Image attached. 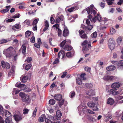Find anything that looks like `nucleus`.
<instances>
[{
    "instance_id": "nucleus-46",
    "label": "nucleus",
    "mask_w": 123,
    "mask_h": 123,
    "mask_svg": "<svg viewBox=\"0 0 123 123\" xmlns=\"http://www.w3.org/2000/svg\"><path fill=\"white\" fill-rule=\"evenodd\" d=\"M29 110L26 108L24 109L23 110V113L24 114H28Z\"/></svg>"
},
{
    "instance_id": "nucleus-20",
    "label": "nucleus",
    "mask_w": 123,
    "mask_h": 123,
    "mask_svg": "<svg viewBox=\"0 0 123 123\" xmlns=\"http://www.w3.org/2000/svg\"><path fill=\"white\" fill-rule=\"evenodd\" d=\"M15 66H12L11 69L8 73V74L11 75L12 74H13L15 72Z\"/></svg>"
},
{
    "instance_id": "nucleus-17",
    "label": "nucleus",
    "mask_w": 123,
    "mask_h": 123,
    "mask_svg": "<svg viewBox=\"0 0 123 123\" xmlns=\"http://www.w3.org/2000/svg\"><path fill=\"white\" fill-rule=\"evenodd\" d=\"M54 97L56 100L58 101H59L61 99L62 96L61 94H59L55 95L54 96Z\"/></svg>"
},
{
    "instance_id": "nucleus-56",
    "label": "nucleus",
    "mask_w": 123,
    "mask_h": 123,
    "mask_svg": "<svg viewBox=\"0 0 123 123\" xmlns=\"http://www.w3.org/2000/svg\"><path fill=\"white\" fill-rule=\"evenodd\" d=\"M6 62H5L3 61H2L1 62V66L2 67L5 68L6 67Z\"/></svg>"
},
{
    "instance_id": "nucleus-12",
    "label": "nucleus",
    "mask_w": 123,
    "mask_h": 123,
    "mask_svg": "<svg viewBox=\"0 0 123 123\" xmlns=\"http://www.w3.org/2000/svg\"><path fill=\"white\" fill-rule=\"evenodd\" d=\"M23 101L26 103H29L30 102V100L29 97L28 95H27L23 99Z\"/></svg>"
},
{
    "instance_id": "nucleus-61",
    "label": "nucleus",
    "mask_w": 123,
    "mask_h": 123,
    "mask_svg": "<svg viewBox=\"0 0 123 123\" xmlns=\"http://www.w3.org/2000/svg\"><path fill=\"white\" fill-rule=\"evenodd\" d=\"M83 50H84L85 51H88L89 49L87 46L83 47Z\"/></svg>"
},
{
    "instance_id": "nucleus-58",
    "label": "nucleus",
    "mask_w": 123,
    "mask_h": 123,
    "mask_svg": "<svg viewBox=\"0 0 123 123\" xmlns=\"http://www.w3.org/2000/svg\"><path fill=\"white\" fill-rule=\"evenodd\" d=\"M97 34L96 32H94L92 34V37L93 38H95L97 36Z\"/></svg>"
},
{
    "instance_id": "nucleus-53",
    "label": "nucleus",
    "mask_w": 123,
    "mask_h": 123,
    "mask_svg": "<svg viewBox=\"0 0 123 123\" xmlns=\"http://www.w3.org/2000/svg\"><path fill=\"white\" fill-rule=\"evenodd\" d=\"M53 27L54 29H56L58 30L59 29V26L58 24H55L53 25Z\"/></svg>"
},
{
    "instance_id": "nucleus-55",
    "label": "nucleus",
    "mask_w": 123,
    "mask_h": 123,
    "mask_svg": "<svg viewBox=\"0 0 123 123\" xmlns=\"http://www.w3.org/2000/svg\"><path fill=\"white\" fill-rule=\"evenodd\" d=\"M30 41L32 43H34L35 42V37L34 36H33L31 38Z\"/></svg>"
},
{
    "instance_id": "nucleus-39",
    "label": "nucleus",
    "mask_w": 123,
    "mask_h": 123,
    "mask_svg": "<svg viewBox=\"0 0 123 123\" xmlns=\"http://www.w3.org/2000/svg\"><path fill=\"white\" fill-rule=\"evenodd\" d=\"M25 25H27L29 26L30 24V21L28 19H26L24 21L23 23Z\"/></svg>"
},
{
    "instance_id": "nucleus-36",
    "label": "nucleus",
    "mask_w": 123,
    "mask_h": 123,
    "mask_svg": "<svg viewBox=\"0 0 123 123\" xmlns=\"http://www.w3.org/2000/svg\"><path fill=\"white\" fill-rule=\"evenodd\" d=\"M31 58L30 57H28L25 60V62L26 63H30L31 62Z\"/></svg>"
},
{
    "instance_id": "nucleus-27",
    "label": "nucleus",
    "mask_w": 123,
    "mask_h": 123,
    "mask_svg": "<svg viewBox=\"0 0 123 123\" xmlns=\"http://www.w3.org/2000/svg\"><path fill=\"white\" fill-rule=\"evenodd\" d=\"M45 28L43 29V31H45L47 30L49 27V23L48 22L47 20H46L45 21Z\"/></svg>"
},
{
    "instance_id": "nucleus-29",
    "label": "nucleus",
    "mask_w": 123,
    "mask_h": 123,
    "mask_svg": "<svg viewBox=\"0 0 123 123\" xmlns=\"http://www.w3.org/2000/svg\"><path fill=\"white\" fill-rule=\"evenodd\" d=\"M74 55V53L72 52H70L66 54V55L68 57H72Z\"/></svg>"
},
{
    "instance_id": "nucleus-63",
    "label": "nucleus",
    "mask_w": 123,
    "mask_h": 123,
    "mask_svg": "<svg viewBox=\"0 0 123 123\" xmlns=\"http://www.w3.org/2000/svg\"><path fill=\"white\" fill-rule=\"evenodd\" d=\"M64 102V100H62L61 101L59 102L58 104L60 106H61L63 104Z\"/></svg>"
},
{
    "instance_id": "nucleus-26",
    "label": "nucleus",
    "mask_w": 123,
    "mask_h": 123,
    "mask_svg": "<svg viewBox=\"0 0 123 123\" xmlns=\"http://www.w3.org/2000/svg\"><path fill=\"white\" fill-rule=\"evenodd\" d=\"M5 116L7 118H9L11 117V113L7 110H6L5 111Z\"/></svg>"
},
{
    "instance_id": "nucleus-4",
    "label": "nucleus",
    "mask_w": 123,
    "mask_h": 123,
    "mask_svg": "<svg viewBox=\"0 0 123 123\" xmlns=\"http://www.w3.org/2000/svg\"><path fill=\"white\" fill-rule=\"evenodd\" d=\"M115 42L112 38H110L109 40L108 46L111 50L114 49L115 47Z\"/></svg>"
},
{
    "instance_id": "nucleus-35",
    "label": "nucleus",
    "mask_w": 123,
    "mask_h": 123,
    "mask_svg": "<svg viewBox=\"0 0 123 123\" xmlns=\"http://www.w3.org/2000/svg\"><path fill=\"white\" fill-rule=\"evenodd\" d=\"M9 40L7 39H2L0 41V44H2L6 43L8 42Z\"/></svg>"
},
{
    "instance_id": "nucleus-37",
    "label": "nucleus",
    "mask_w": 123,
    "mask_h": 123,
    "mask_svg": "<svg viewBox=\"0 0 123 123\" xmlns=\"http://www.w3.org/2000/svg\"><path fill=\"white\" fill-rule=\"evenodd\" d=\"M39 20V19L37 18H35L33 21L32 23V25H36L37 23Z\"/></svg>"
},
{
    "instance_id": "nucleus-2",
    "label": "nucleus",
    "mask_w": 123,
    "mask_h": 123,
    "mask_svg": "<svg viewBox=\"0 0 123 123\" xmlns=\"http://www.w3.org/2000/svg\"><path fill=\"white\" fill-rule=\"evenodd\" d=\"M87 107L85 105L83 104H81L78 107V110L79 111V113L80 115L82 116L84 114L89 113L93 114L94 112L89 109H87Z\"/></svg>"
},
{
    "instance_id": "nucleus-59",
    "label": "nucleus",
    "mask_w": 123,
    "mask_h": 123,
    "mask_svg": "<svg viewBox=\"0 0 123 123\" xmlns=\"http://www.w3.org/2000/svg\"><path fill=\"white\" fill-rule=\"evenodd\" d=\"M85 75V74L84 73L80 75V77L83 80H86V78L84 77V76Z\"/></svg>"
},
{
    "instance_id": "nucleus-50",
    "label": "nucleus",
    "mask_w": 123,
    "mask_h": 123,
    "mask_svg": "<svg viewBox=\"0 0 123 123\" xmlns=\"http://www.w3.org/2000/svg\"><path fill=\"white\" fill-rule=\"evenodd\" d=\"M37 110V108L36 107L35 108V109L34 111H33L32 115V116L33 117H35L36 115V112Z\"/></svg>"
},
{
    "instance_id": "nucleus-15",
    "label": "nucleus",
    "mask_w": 123,
    "mask_h": 123,
    "mask_svg": "<svg viewBox=\"0 0 123 123\" xmlns=\"http://www.w3.org/2000/svg\"><path fill=\"white\" fill-rule=\"evenodd\" d=\"M115 68V67L114 66H110L106 68L107 70L108 71H113Z\"/></svg>"
},
{
    "instance_id": "nucleus-31",
    "label": "nucleus",
    "mask_w": 123,
    "mask_h": 123,
    "mask_svg": "<svg viewBox=\"0 0 123 123\" xmlns=\"http://www.w3.org/2000/svg\"><path fill=\"white\" fill-rule=\"evenodd\" d=\"M49 118L51 120H58V118L56 116L53 117L51 115H49L48 116Z\"/></svg>"
},
{
    "instance_id": "nucleus-57",
    "label": "nucleus",
    "mask_w": 123,
    "mask_h": 123,
    "mask_svg": "<svg viewBox=\"0 0 123 123\" xmlns=\"http://www.w3.org/2000/svg\"><path fill=\"white\" fill-rule=\"evenodd\" d=\"M15 19L13 18H10L8 19L6 21V22H12L14 21Z\"/></svg>"
},
{
    "instance_id": "nucleus-47",
    "label": "nucleus",
    "mask_w": 123,
    "mask_h": 123,
    "mask_svg": "<svg viewBox=\"0 0 123 123\" xmlns=\"http://www.w3.org/2000/svg\"><path fill=\"white\" fill-rule=\"evenodd\" d=\"M75 95V92L73 91H72L70 93V97L71 98H73Z\"/></svg>"
},
{
    "instance_id": "nucleus-11",
    "label": "nucleus",
    "mask_w": 123,
    "mask_h": 123,
    "mask_svg": "<svg viewBox=\"0 0 123 123\" xmlns=\"http://www.w3.org/2000/svg\"><path fill=\"white\" fill-rule=\"evenodd\" d=\"M29 78L28 75H23L21 76L20 78L21 81L23 83H25L26 82Z\"/></svg>"
},
{
    "instance_id": "nucleus-51",
    "label": "nucleus",
    "mask_w": 123,
    "mask_h": 123,
    "mask_svg": "<svg viewBox=\"0 0 123 123\" xmlns=\"http://www.w3.org/2000/svg\"><path fill=\"white\" fill-rule=\"evenodd\" d=\"M20 14L19 13H18L14 15L12 18H17L19 17Z\"/></svg>"
},
{
    "instance_id": "nucleus-34",
    "label": "nucleus",
    "mask_w": 123,
    "mask_h": 123,
    "mask_svg": "<svg viewBox=\"0 0 123 123\" xmlns=\"http://www.w3.org/2000/svg\"><path fill=\"white\" fill-rule=\"evenodd\" d=\"M80 37L81 38L84 39H86L88 38L87 35L85 33H84L82 35H80Z\"/></svg>"
},
{
    "instance_id": "nucleus-44",
    "label": "nucleus",
    "mask_w": 123,
    "mask_h": 123,
    "mask_svg": "<svg viewBox=\"0 0 123 123\" xmlns=\"http://www.w3.org/2000/svg\"><path fill=\"white\" fill-rule=\"evenodd\" d=\"M27 95V94L22 92H20L19 94V95L22 98H24L25 96H26V95Z\"/></svg>"
},
{
    "instance_id": "nucleus-38",
    "label": "nucleus",
    "mask_w": 123,
    "mask_h": 123,
    "mask_svg": "<svg viewBox=\"0 0 123 123\" xmlns=\"http://www.w3.org/2000/svg\"><path fill=\"white\" fill-rule=\"evenodd\" d=\"M31 34V31H28L25 32V34L26 37H28L30 36Z\"/></svg>"
},
{
    "instance_id": "nucleus-28",
    "label": "nucleus",
    "mask_w": 123,
    "mask_h": 123,
    "mask_svg": "<svg viewBox=\"0 0 123 123\" xmlns=\"http://www.w3.org/2000/svg\"><path fill=\"white\" fill-rule=\"evenodd\" d=\"M56 116L58 118H60L62 116V113L61 111L59 110H58L57 111L56 113Z\"/></svg>"
},
{
    "instance_id": "nucleus-45",
    "label": "nucleus",
    "mask_w": 123,
    "mask_h": 123,
    "mask_svg": "<svg viewBox=\"0 0 123 123\" xmlns=\"http://www.w3.org/2000/svg\"><path fill=\"white\" fill-rule=\"evenodd\" d=\"M31 65L29 64L26 65L25 67V69L27 70H28L31 67Z\"/></svg>"
},
{
    "instance_id": "nucleus-6",
    "label": "nucleus",
    "mask_w": 123,
    "mask_h": 123,
    "mask_svg": "<svg viewBox=\"0 0 123 123\" xmlns=\"http://www.w3.org/2000/svg\"><path fill=\"white\" fill-rule=\"evenodd\" d=\"M14 51V49L12 47H10L7 49L6 51V56L10 57L12 55V52Z\"/></svg>"
},
{
    "instance_id": "nucleus-49",
    "label": "nucleus",
    "mask_w": 123,
    "mask_h": 123,
    "mask_svg": "<svg viewBox=\"0 0 123 123\" xmlns=\"http://www.w3.org/2000/svg\"><path fill=\"white\" fill-rule=\"evenodd\" d=\"M116 32V31L115 29L113 28H111L110 30V33L111 34H113Z\"/></svg>"
},
{
    "instance_id": "nucleus-22",
    "label": "nucleus",
    "mask_w": 123,
    "mask_h": 123,
    "mask_svg": "<svg viewBox=\"0 0 123 123\" xmlns=\"http://www.w3.org/2000/svg\"><path fill=\"white\" fill-rule=\"evenodd\" d=\"M69 34V32L68 30L66 28H65L64 29L63 32V36L65 37L68 36Z\"/></svg>"
},
{
    "instance_id": "nucleus-18",
    "label": "nucleus",
    "mask_w": 123,
    "mask_h": 123,
    "mask_svg": "<svg viewBox=\"0 0 123 123\" xmlns=\"http://www.w3.org/2000/svg\"><path fill=\"white\" fill-rule=\"evenodd\" d=\"M114 103V101L112 98H109L108 99L107 103L108 104L112 105Z\"/></svg>"
},
{
    "instance_id": "nucleus-14",
    "label": "nucleus",
    "mask_w": 123,
    "mask_h": 123,
    "mask_svg": "<svg viewBox=\"0 0 123 123\" xmlns=\"http://www.w3.org/2000/svg\"><path fill=\"white\" fill-rule=\"evenodd\" d=\"M120 86L119 82H116L113 83L111 85V87L112 88L116 89L119 87Z\"/></svg>"
},
{
    "instance_id": "nucleus-3",
    "label": "nucleus",
    "mask_w": 123,
    "mask_h": 123,
    "mask_svg": "<svg viewBox=\"0 0 123 123\" xmlns=\"http://www.w3.org/2000/svg\"><path fill=\"white\" fill-rule=\"evenodd\" d=\"M15 86L16 87L20 88L21 89H18L16 88H13L12 93L13 95L17 94L21 90H24L26 88V85L24 84H21L19 82L17 83Z\"/></svg>"
},
{
    "instance_id": "nucleus-33",
    "label": "nucleus",
    "mask_w": 123,
    "mask_h": 123,
    "mask_svg": "<svg viewBox=\"0 0 123 123\" xmlns=\"http://www.w3.org/2000/svg\"><path fill=\"white\" fill-rule=\"evenodd\" d=\"M66 42L67 41L66 40H63L60 44L59 45L61 47H63L65 44L66 43Z\"/></svg>"
},
{
    "instance_id": "nucleus-32",
    "label": "nucleus",
    "mask_w": 123,
    "mask_h": 123,
    "mask_svg": "<svg viewBox=\"0 0 123 123\" xmlns=\"http://www.w3.org/2000/svg\"><path fill=\"white\" fill-rule=\"evenodd\" d=\"M5 123H13L10 118H7L5 120Z\"/></svg>"
},
{
    "instance_id": "nucleus-16",
    "label": "nucleus",
    "mask_w": 123,
    "mask_h": 123,
    "mask_svg": "<svg viewBox=\"0 0 123 123\" xmlns=\"http://www.w3.org/2000/svg\"><path fill=\"white\" fill-rule=\"evenodd\" d=\"M10 6H6V9L0 11V12L3 13L7 12L9 10Z\"/></svg>"
},
{
    "instance_id": "nucleus-21",
    "label": "nucleus",
    "mask_w": 123,
    "mask_h": 123,
    "mask_svg": "<svg viewBox=\"0 0 123 123\" xmlns=\"http://www.w3.org/2000/svg\"><path fill=\"white\" fill-rule=\"evenodd\" d=\"M63 49L64 50L68 51L71 50L72 48L71 46L66 45L64 46Z\"/></svg>"
},
{
    "instance_id": "nucleus-23",
    "label": "nucleus",
    "mask_w": 123,
    "mask_h": 123,
    "mask_svg": "<svg viewBox=\"0 0 123 123\" xmlns=\"http://www.w3.org/2000/svg\"><path fill=\"white\" fill-rule=\"evenodd\" d=\"M46 118L44 114L42 115L41 117L39 118L38 121L40 122H43L44 121V120Z\"/></svg>"
},
{
    "instance_id": "nucleus-48",
    "label": "nucleus",
    "mask_w": 123,
    "mask_h": 123,
    "mask_svg": "<svg viewBox=\"0 0 123 123\" xmlns=\"http://www.w3.org/2000/svg\"><path fill=\"white\" fill-rule=\"evenodd\" d=\"M88 41L87 40H85L82 43L83 47L87 46Z\"/></svg>"
},
{
    "instance_id": "nucleus-10",
    "label": "nucleus",
    "mask_w": 123,
    "mask_h": 123,
    "mask_svg": "<svg viewBox=\"0 0 123 123\" xmlns=\"http://www.w3.org/2000/svg\"><path fill=\"white\" fill-rule=\"evenodd\" d=\"M21 28L20 23L17 24L13 26L12 28V30L15 31L16 29H19Z\"/></svg>"
},
{
    "instance_id": "nucleus-43",
    "label": "nucleus",
    "mask_w": 123,
    "mask_h": 123,
    "mask_svg": "<svg viewBox=\"0 0 123 123\" xmlns=\"http://www.w3.org/2000/svg\"><path fill=\"white\" fill-rule=\"evenodd\" d=\"M76 82L79 85H81L82 83V81L79 78H78L76 79Z\"/></svg>"
},
{
    "instance_id": "nucleus-1",
    "label": "nucleus",
    "mask_w": 123,
    "mask_h": 123,
    "mask_svg": "<svg viewBox=\"0 0 123 123\" xmlns=\"http://www.w3.org/2000/svg\"><path fill=\"white\" fill-rule=\"evenodd\" d=\"M86 11H87L88 14H89L88 17L89 19H87L86 20V23L88 25V26L85 27L83 25H82V27L86 31L87 30H91L93 28V26L92 25H89L90 23V20L91 22H95L97 19L99 21H101V18L99 13H98L97 16H95L93 18H92V15H95L96 14L97 10L92 4L90 6L86 8Z\"/></svg>"
},
{
    "instance_id": "nucleus-64",
    "label": "nucleus",
    "mask_w": 123,
    "mask_h": 123,
    "mask_svg": "<svg viewBox=\"0 0 123 123\" xmlns=\"http://www.w3.org/2000/svg\"><path fill=\"white\" fill-rule=\"evenodd\" d=\"M6 68L7 69H9L10 67V65L9 63L7 62H6Z\"/></svg>"
},
{
    "instance_id": "nucleus-60",
    "label": "nucleus",
    "mask_w": 123,
    "mask_h": 123,
    "mask_svg": "<svg viewBox=\"0 0 123 123\" xmlns=\"http://www.w3.org/2000/svg\"><path fill=\"white\" fill-rule=\"evenodd\" d=\"M50 22L51 24H53L55 22V20L54 18L52 17H50Z\"/></svg>"
},
{
    "instance_id": "nucleus-8",
    "label": "nucleus",
    "mask_w": 123,
    "mask_h": 123,
    "mask_svg": "<svg viewBox=\"0 0 123 123\" xmlns=\"http://www.w3.org/2000/svg\"><path fill=\"white\" fill-rule=\"evenodd\" d=\"M95 92V90L93 89L87 91L86 92V93L87 95L91 96L94 95Z\"/></svg>"
},
{
    "instance_id": "nucleus-19",
    "label": "nucleus",
    "mask_w": 123,
    "mask_h": 123,
    "mask_svg": "<svg viewBox=\"0 0 123 123\" xmlns=\"http://www.w3.org/2000/svg\"><path fill=\"white\" fill-rule=\"evenodd\" d=\"M26 47L25 44H23L22 45L21 49H22V52L23 54L25 55V54L26 51Z\"/></svg>"
},
{
    "instance_id": "nucleus-41",
    "label": "nucleus",
    "mask_w": 123,
    "mask_h": 123,
    "mask_svg": "<svg viewBox=\"0 0 123 123\" xmlns=\"http://www.w3.org/2000/svg\"><path fill=\"white\" fill-rule=\"evenodd\" d=\"M55 100L52 99H50L49 101V103L51 105H53L55 103Z\"/></svg>"
},
{
    "instance_id": "nucleus-7",
    "label": "nucleus",
    "mask_w": 123,
    "mask_h": 123,
    "mask_svg": "<svg viewBox=\"0 0 123 123\" xmlns=\"http://www.w3.org/2000/svg\"><path fill=\"white\" fill-rule=\"evenodd\" d=\"M87 105L89 107L92 108V110L94 111H97L98 109L96 106L95 105V103L92 102L88 103Z\"/></svg>"
},
{
    "instance_id": "nucleus-40",
    "label": "nucleus",
    "mask_w": 123,
    "mask_h": 123,
    "mask_svg": "<svg viewBox=\"0 0 123 123\" xmlns=\"http://www.w3.org/2000/svg\"><path fill=\"white\" fill-rule=\"evenodd\" d=\"M114 0H106L108 4L109 5H112L113 3V1H114Z\"/></svg>"
},
{
    "instance_id": "nucleus-25",
    "label": "nucleus",
    "mask_w": 123,
    "mask_h": 123,
    "mask_svg": "<svg viewBox=\"0 0 123 123\" xmlns=\"http://www.w3.org/2000/svg\"><path fill=\"white\" fill-rule=\"evenodd\" d=\"M78 9V7L77 6H75L69 9L68 10V11L69 12H71L74 11H75Z\"/></svg>"
},
{
    "instance_id": "nucleus-24",
    "label": "nucleus",
    "mask_w": 123,
    "mask_h": 123,
    "mask_svg": "<svg viewBox=\"0 0 123 123\" xmlns=\"http://www.w3.org/2000/svg\"><path fill=\"white\" fill-rule=\"evenodd\" d=\"M14 118L15 120L17 122L19 121L21 119V117L20 115H15L14 116Z\"/></svg>"
},
{
    "instance_id": "nucleus-54",
    "label": "nucleus",
    "mask_w": 123,
    "mask_h": 123,
    "mask_svg": "<svg viewBox=\"0 0 123 123\" xmlns=\"http://www.w3.org/2000/svg\"><path fill=\"white\" fill-rule=\"evenodd\" d=\"M45 122L46 123H52L51 120L47 118H45Z\"/></svg>"
},
{
    "instance_id": "nucleus-42",
    "label": "nucleus",
    "mask_w": 123,
    "mask_h": 123,
    "mask_svg": "<svg viewBox=\"0 0 123 123\" xmlns=\"http://www.w3.org/2000/svg\"><path fill=\"white\" fill-rule=\"evenodd\" d=\"M4 113L3 107L1 105H0V114H1L3 116Z\"/></svg>"
},
{
    "instance_id": "nucleus-30",
    "label": "nucleus",
    "mask_w": 123,
    "mask_h": 123,
    "mask_svg": "<svg viewBox=\"0 0 123 123\" xmlns=\"http://www.w3.org/2000/svg\"><path fill=\"white\" fill-rule=\"evenodd\" d=\"M85 86L86 88H92L93 86L91 83H87L85 84Z\"/></svg>"
},
{
    "instance_id": "nucleus-13",
    "label": "nucleus",
    "mask_w": 123,
    "mask_h": 123,
    "mask_svg": "<svg viewBox=\"0 0 123 123\" xmlns=\"http://www.w3.org/2000/svg\"><path fill=\"white\" fill-rule=\"evenodd\" d=\"M65 55L64 51L61 50L59 52L58 54V57L59 58H64Z\"/></svg>"
},
{
    "instance_id": "nucleus-62",
    "label": "nucleus",
    "mask_w": 123,
    "mask_h": 123,
    "mask_svg": "<svg viewBox=\"0 0 123 123\" xmlns=\"http://www.w3.org/2000/svg\"><path fill=\"white\" fill-rule=\"evenodd\" d=\"M62 34V31L59 29L58 30V35L60 37L61 36Z\"/></svg>"
},
{
    "instance_id": "nucleus-9",
    "label": "nucleus",
    "mask_w": 123,
    "mask_h": 123,
    "mask_svg": "<svg viewBox=\"0 0 123 123\" xmlns=\"http://www.w3.org/2000/svg\"><path fill=\"white\" fill-rule=\"evenodd\" d=\"M64 19V17L63 15L58 17L56 18L55 22L56 24L59 23L61 21H62Z\"/></svg>"
},
{
    "instance_id": "nucleus-52",
    "label": "nucleus",
    "mask_w": 123,
    "mask_h": 123,
    "mask_svg": "<svg viewBox=\"0 0 123 123\" xmlns=\"http://www.w3.org/2000/svg\"><path fill=\"white\" fill-rule=\"evenodd\" d=\"M123 66V61L121 60L118 62V66Z\"/></svg>"
},
{
    "instance_id": "nucleus-5",
    "label": "nucleus",
    "mask_w": 123,
    "mask_h": 123,
    "mask_svg": "<svg viewBox=\"0 0 123 123\" xmlns=\"http://www.w3.org/2000/svg\"><path fill=\"white\" fill-rule=\"evenodd\" d=\"M109 86H107L106 87V90L108 91L109 94H111L113 95H116L122 94V93L121 91H116V90H114L113 89H111L109 90Z\"/></svg>"
}]
</instances>
